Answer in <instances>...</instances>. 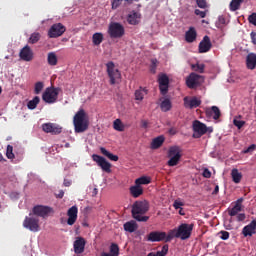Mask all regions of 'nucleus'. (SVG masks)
<instances>
[{
  "label": "nucleus",
  "instance_id": "nucleus-43",
  "mask_svg": "<svg viewBox=\"0 0 256 256\" xmlns=\"http://www.w3.org/2000/svg\"><path fill=\"white\" fill-rule=\"evenodd\" d=\"M193 71H196L197 73H204L205 71V64H194L192 65Z\"/></svg>",
  "mask_w": 256,
  "mask_h": 256
},
{
  "label": "nucleus",
  "instance_id": "nucleus-32",
  "mask_svg": "<svg viewBox=\"0 0 256 256\" xmlns=\"http://www.w3.org/2000/svg\"><path fill=\"white\" fill-rule=\"evenodd\" d=\"M171 107H173V105L171 104V100H169V98L164 99L160 104V109L164 111V113L171 111Z\"/></svg>",
  "mask_w": 256,
  "mask_h": 256
},
{
  "label": "nucleus",
  "instance_id": "nucleus-13",
  "mask_svg": "<svg viewBox=\"0 0 256 256\" xmlns=\"http://www.w3.org/2000/svg\"><path fill=\"white\" fill-rule=\"evenodd\" d=\"M92 159L97 163L98 167L104 171V173H111V163L107 162L105 157L93 154Z\"/></svg>",
  "mask_w": 256,
  "mask_h": 256
},
{
  "label": "nucleus",
  "instance_id": "nucleus-29",
  "mask_svg": "<svg viewBox=\"0 0 256 256\" xmlns=\"http://www.w3.org/2000/svg\"><path fill=\"white\" fill-rule=\"evenodd\" d=\"M165 143V136H158L151 142V149H159Z\"/></svg>",
  "mask_w": 256,
  "mask_h": 256
},
{
  "label": "nucleus",
  "instance_id": "nucleus-40",
  "mask_svg": "<svg viewBox=\"0 0 256 256\" xmlns=\"http://www.w3.org/2000/svg\"><path fill=\"white\" fill-rule=\"evenodd\" d=\"M109 253L113 256H119V245H117L116 243H112L110 245V252Z\"/></svg>",
  "mask_w": 256,
  "mask_h": 256
},
{
  "label": "nucleus",
  "instance_id": "nucleus-26",
  "mask_svg": "<svg viewBox=\"0 0 256 256\" xmlns=\"http://www.w3.org/2000/svg\"><path fill=\"white\" fill-rule=\"evenodd\" d=\"M185 39L187 43H193L197 39V31L194 27H190L185 34Z\"/></svg>",
  "mask_w": 256,
  "mask_h": 256
},
{
  "label": "nucleus",
  "instance_id": "nucleus-30",
  "mask_svg": "<svg viewBox=\"0 0 256 256\" xmlns=\"http://www.w3.org/2000/svg\"><path fill=\"white\" fill-rule=\"evenodd\" d=\"M100 152L110 161H119V156L109 152L107 149H105V147H100Z\"/></svg>",
  "mask_w": 256,
  "mask_h": 256
},
{
  "label": "nucleus",
  "instance_id": "nucleus-63",
  "mask_svg": "<svg viewBox=\"0 0 256 256\" xmlns=\"http://www.w3.org/2000/svg\"><path fill=\"white\" fill-rule=\"evenodd\" d=\"M179 214H180V215H185V213L183 212V208H180Z\"/></svg>",
  "mask_w": 256,
  "mask_h": 256
},
{
  "label": "nucleus",
  "instance_id": "nucleus-19",
  "mask_svg": "<svg viewBox=\"0 0 256 256\" xmlns=\"http://www.w3.org/2000/svg\"><path fill=\"white\" fill-rule=\"evenodd\" d=\"M85 245H87L85 238L77 237L76 240L74 241V253L76 255H81V253H84Z\"/></svg>",
  "mask_w": 256,
  "mask_h": 256
},
{
  "label": "nucleus",
  "instance_id": "nucleus-34",
  "mask_svg": "<svg viewBox=\"0 0 256 256\" xmlns=\"http://www.w3.org/2000/svg\"><path fill=\"white\" fill-rule=\"evenodd\" d=\"M135 183L141 187L142 185H149V183H151V178L147 177V176H142L140 178H137L135 180Z\"/></svg>",
  "mask_w": 256,
  "mask_h": 256
},
{
  "label": "nucleus",
  "instance_id": "nucleus-12",
  "mask_svg": "<svg viewBox=\"0 0 256 256\" xmlns=\"http://www.w3.org/2000/svg\"><path fill=\"white\" fill-rule=\"evenodd\" d=\"M42 130L44 133H50L51 135H61L63 133V127L51 122L42 124Z\"/></svg>",
  "mask_w": 256,
  "mask_h": 256
},
{
  "label": "nucleus",
  "instance_id": "nucleus-42",
  "mask_svg": "<svg viewBox=\"0 0 256 256\" xmlns=\"http://www.w3.org/2000/svg\"><path fill=\"white\" fill-rule=\"evenodd\" d=\"M43 87H45V84H43V82H36L34 86L35 95H39V93L43 91Z\"/></svg>",
  "mask_w": 256,
  "mask_h": 256
},
{
  "label": "nucleus",
  "instance_id": "nucleus-37",
  "mask_svg": "<svg viewBox=\"0 0 256 256\" xmlns=\"http://www.w3.org/2000/svg\"><path fill=\"white\" fill-rule=\"evenodd\" d=\"M231 176L235 183H241V179L243 178V175L239 173V170L233 169L231 172Z\"/></svg>",
  "mask_w": 256,
  "mask_h": 256
},
{
  "label": "nucleus",
  "instance_id": "nucleus-2",
  "mask_svg": "<svg viewBox=\"0 0 256 256\" xmlns=\"http://www.w3.org/2000/svg\"><path fill=\"white\" fill-rule=\"evenodd\" d=\"M194 224L182 223L177 228L169 230L168 241H173V239H181V241H187L191 239L193 233Z\"/></svg>",
  "mask_w": 256,
  "mask_h": 256
},
{
  "label": "nucleus",
  "instance_id": "nucleus-16",
  "mask_svg": "<svg viewBox=\"0 0 256 256\" xmlns=\"http://www.w3.org/2000/svg\"><path fill=\"white\" fill-rule=\"evenodd\" d=\"M79 214V208L77 206H72L67 211V225H75L77 223V215Z\"/></svg>",
  "mask_w": 256,
  "mask_h": 256
},
{
  "label": "nucleus",
  "instance_id": "nucleus-7",
  "mask_svg": "<svg viewBox=\"0 0 256 256\" xmlns=\"http://www.w3.org/2000/svg\"><path fill=\"white\" fill-rule=\"evenodd\" d=\"M169 239V233L163 231H152L146 236V241L150 243H161L164 241L165 243H170L171 240Z\"/></svg>",
  "mask_w": 256,
  "mask_h": 256
},
{
  "label": "nucleus",
  "instance_id": "nucleus-45",
  "mask_svg": "<svg viewBox=\"0 0 256 256\" xmlns=\"http://www.w3.org/2000/svg\"><path fill=\"white\" fill-rule=\"evenodd\" d=\"M6 156L8 159H15V154H13V146L11 145L7 146Z\"/></svg>",
  "mask_w": 256,
  "mask_h": 256
},
{
  "label": "nucleus",
  "instance_id": "nucleus-44",
  "mask_svg": "<svg viewBox=\"0 0 256 256\" xmlns=\"http://www.w3.org/2000/svg\"><path fill=\"white\" fill-rule=\"evenodd\" d=\"M169 253V244H165L161 251L156 252L157 256H166Z\"/></svg>",
  "mask_w": 256,
  "mask_h": 256
},
{
  "label": "nucleus",
  "instance_id": "nucleus-35",
  "mask_svg": "<svg viewBox=\"0 0 256 256\" xmlns=\"http://www.w3.org/2000/svg\"><path fill=\"white\" fill-rule=\"evenodd\" d=\"M41 101V98L39 96H35L32 100H30L27 104L28 109H37V105H39V102Z\"/></svg>",
  "mask_w": 256,
  "mask_h": 256
},
{
  "label": "nucleus",
  "instance_id": "nucleus-49",
  "mask_svg": "<svg viewBox=\"0 0 256 256\" xmlns=\"http://www.w3.org/2000/svg\"><path fill=\"white\" fill-rule=\"evenodd\" d=\"M219 235H221L220 236V239H222V241H227V239H229V232L228 231H220L219 232Z\"/></svg>",
  "mask_w": 256,
  "mask_h": 256
},
{
  "label": "nucleus",
  "instance_id": "nucleus-28",
  "mask_svg": "<svg viewBox=\"0 0 256 256\" xmlns=\"http://www.w3.org/2000/svg\"><path fill=\"white\" fill-rule=\"evenodd\" d=\"M139 19H141V14L137 12H133L128 15L127 21L129 25H138Z\"/></svg>",
  "mask_w": 256,
  "mask_h": 256
},
{
  "label": "nucleus",
  "instance_id": "nucleus-5",
  "mask_svg": "<svg viewBox=\"0 0 256 256\" xmlns=\"http://www.w3.org/2000/svg\"><path fill=\"white\" fill-rule=\"evenodd\" d=\"M168 157V167H176V165H179V161H181V148L179 146L170 147L168 150Z\"/></svg>",
  "mask_w": 256,
  "mask_h": 256
},
{
  "label": "nucleus",
  "instance_id": "nucleus-39",
  "mask_svg": "<svg viewBox=\"0 0 256 256\" xmlns=\"http://www.w3.org/2000/svg\"><path fill=\"white\" fill-rule=\"evenodd\" d=\"M113 127L115 131H124L125 127L123 126V122H121V119H116L113 123Z\"/></svg>",
  "mask_w": 256,
  "mask_h": 256
},
{
  "label": "nucleus",
  "instance_id": "nucleus-11",
  "mask_svg": "<svg viewBox=\"0 0 256 256\" xmlns=\"http://www.w3.org/2000/svg\"><path fill=\"white\" fill-rule=\"evenodd\" d=\"M23 227H25V229H29V231H32L33 233H37V231L40 229L39 218L34 216H26L23 222Z\"/></svg>",
  "mask_w": 256,
  "mask_h": 256
},
{
  "label": "nucleus",
  "instance_id": "nucleus-38",
  "mask_svg": "<svg viewBox=\"0 0 256 256\" xmlns=\"http://www.w3.org/2000/svg\"><path fill=\"white\" fill-rule=\"evenodd\" d=\"M92 41L94 45H101V43H103V34L102 33L93 34Z\"/></svg>",
  "mask_w": 256,
  "mask_h": 256
},
{
  "label": "nucleus",
  "instance_id": "nucleus-62",
  "mask_svg": "<svg viewBox=\"0 0 256 256\" xmlns=\"http://www.w3.org/2000/svg\"><path fill=\"white\" fill-rule=\"evenodd\" d=\"M100 256H113L110 252H102Z\"/></svg>",
  "mask_w": 256,
  "mask_h": 256
},
{
  "label": "nucleus",
  "instance_id": "nucleus-18",
  "mask_svg": "<svg viewBox=\"0 0 256 256\" xmlns=\"http://www.w3.org/2000/svg\"><path fill=\"white\" fill-rule=\"evenodd\" d=\"M211 47H213V44H211V38H209V36L206 35L199 43V53H209V51H211Z\"/></svg>",
  "mask_w": 256,
  "mask_h": 256
},
{
  "label": "nucleus",
  "instance_id": "nucleus-15",
  "mask_svg": "<svg viewBox=\"0 0 256 256\" xmlns=\"http://www.w3.org/2000/svg\"><path fill=\"white\" fill-rule=\"evenodd\" d=\"M32 212L33 215L43 217L45 219V217H48L49 213H51V207L42 205L34 206Z\"/></svg>",
  "mask_w": 256,
  "mask_h": 256
},
{
  "label": "nucleus",
  "instance_id": "nucleus-21",
  "mask_svg": "<svg viewBox=\"0 0 256 256\" xmlns=\"http://www.w3.org/2000/svg\"><path fill=\"white\" fill-rule=\"evenodd\" d=\"M201 75L191 73L189 77L186 79V85L189 89H195L199 85V79H201Z\"/></svg>",
  "mask_w": 256,
  "mask_h": 256
},
{
  "label": "nucleus",
  "instance_id": "nucleus-25",
  "mask_svg": "<svg viewBox=\"0 0 256 256\" xmlns=\"http://www.w3.org/2000/svg\"><path fill=\"white\" fill-rule=\"evenodd\" d=\"M129 191L130 195H132L134 199L141 197V195H143L144 193L143 186H139L136 183L134 184V186L130 187Z\"/></svg>",
  "mask_w": 256,
  "mask_h": 256
},
{
  "label": "nucleus",
  "instance_id": "nucleus-33",
  "mask_svg": "<svg viewBox=\"0 0 256 256\" xmlns=\"http://www.w3.org/2000/svg\"><path fill=\"white\" fill-rule=\"evenodd\" d=\"M48 65H51L52 67H55L57 65V54L55 52H49L47 57Z\"/></svg>",
  "mask_w": 256,
  "mask_h": 256
},
{
  "label": "nucleus",
  "instance_id": "nucleus-55",
  "mask_svg": "<svg viewBox=\"0 0 256 256\" xmlns=\"http://www.w3.org/2000/svg\"><path fill=\"white\" fill-rule=\"evenodd\" d=\"M173 207L175 209H181V207H183V202L175 201Z\"/></svg>",
  "mask_w": 256,
  "mask_h": 256
},
{
  "label": "nucleus",
  "instance_id": "nucleus-1",
  "mask_svg": "<svg viewBox=\"0 0 256 256\" xmlns=\"http://www.w3.org/2000/svg\"><path fill=\"white\" fill-rule=\"evenodd\" d=\"M149 201L147 200H137L132 205V217L135 221L139 223H147L149 221V216H145L150 209Z\"/></svg>",
  "mask_w": 256,
  "mask_h": 256
},
{
  "label": "nucleus",
  "instance_id": "nucleus-14",
  "mask_svg": "<svg viewBox=\"0 0 256 256\" xmlns=\"http://www.w3.org/2000/svg\"><path fill=\"white\" fill-rule=\"evenodd\" d=\"M158 83L161 95H167L169 93V76L167 74H160Z\"/></svg>",
  "mask_w": 256,
  "mask_h": 256
},
{
  "label": "nucleus",
  "instance_id": "nucleus-60",
  "mask_svg": "<svg viewBox=\"0 0 256 256\" xmlns=\"http://www.w3.org/2000/svg\"><path fill=\"white\" fill-rule=\"evenodd\" d=\"M64 195H65V192L63 190H60L59 193L57 194V197L58 199H63Z\"/></svg>",
  "mask_w": 256,
  "mask_h": 256
},
{
  "label": "nucleus",
  "instance_id": "nucleus-3",
  "mask_svg": "<svg viewBox=\"0 0 256 256\" xmlns=\"http://www.w3.org/2000/svg\"><path fill=\"white\" fill-rule=\"evenodd\" d=\"M75 133H85L89 129V121L85 119V110L78 111L74 116Z\"/></svg>",
  "mask_w": 256,
  "mask_h": 256
},
{
  "label": "nucleus",
  "instance_id": "nucleus-56",
  "mask_svg": "<svg viewBox=\"0 0 256 256\" xmlns=\"http://www.w3.org/2000/svg\"><path fill=\"white\" fill-rule=\"evenodd\" d=\"M141 127L143 129H147L149 127V122L147 120H142L141 121Z\"/></svg>",
  "mask_w": 256,
  "mask_h": 256
},
{
  "label": "nucleus",
  "instance_id": "nucleus-61",
  "mask_svg": "<svg viewBox=\"0 0 256 256\" xmlns=\"http://www.w3.org/2000/svg\"><path fill=\"white\" fill-rule=\"evenodd\" d=\"M219 193V185H216L214 188V191L212 192V195H217Z\"/></svg>",
  "mask_w": 256,
  "mask_h": 256
},
{
  "label": "nucleus",
  "instance_id": "nucleus-57",
  "mask_svg": "<svg viewBox=\"0 0 256 256\" xmlns=\"http://www.w3.org/2000/svg\"><path fill=\"white\" fill-rule=\"evenodd\" d=\"M155 69H157V65L155 64V60L152 61V65H151V73H155Z\"/></svg>",
  "mask_w": 256,
  "mask_h": 256
},
{
  "label": "nucleus",
  "instance_id": "nucleus-41",
  "mask_svg": "<svg viewBox=\"0 0 256 256\" xmlns=\"http://www.w3.org/2000/svg\"><path fill=\"white\" fill-rule=\"evenodd\" d=\"M39 39H41V34L33 33L29 38V43H31L32 45H35V43H38Z\"/></svg>",
  "mask_w": 256,
  "mask_h": 256
},
{
  "label": "nucleus",
  "instance_id": "nucleus-20",
  "mask_svg": "<svg viewBox=\"0 0 256 256\" xmlns=\"http://www.w3.org/2000/svg\"><path fill=\"white\" fill-rule=\"evenodd\" d=\"M19 57L22 61H33V50L29 45H26L20 50Z\"/></svg>",
  "mask_w": 256,
  "mask_h": 256
},
{
  "label": "nucleus",
  "instance_id": "nucleus-48",
  "mask_svg": "<svg viewBox=\"0 0 256 256\" xmlns=\"http://www.w3.org/2000/svg\"><path fill=\"white\" fill-rule=\"evenodd\" d=\"M233 124H234L235 127H237L238 129H241V128H243V125H245V121L234 119V120H233Z\"/></svg>",
  "mask_w": 256,
  "mask_h": 256
},
{
  "label": "nucleus",
  "instance_id": "nucleus-24",
  "mask_svg": "<svg viewBox=\"0 0 256 256\" xmlns=\"http://www.w3.org/2000/svg\"><path fill=\"white\" fill-rule=\"evenodd\" d=\"M246 67L247 69H250L253 71V69L256 68V54L255 53H249L246 56Z\"/></svg>",
  "mask_w": 256,
  "mask_h": 256
},
{
  "label": "nucleus",
  "instance_id": "nucleus-9",
  "mask_svg": "<svg viewBox=\"0 0 256 256\" xmlns=\"http://www.w3.org/2000/svg\"><path fill=\"white\" fill-rule=\"evenodd\" d=\"M108 77L110 79V85H115L119 79H121V72L115 68V63L110 61L106 64Z\"/></svg>",
  "mask_w": 256,
  "mask_h": 256
},
{
  "label": "nucleus",
  "instance_id": "nucleus-4",
  "mask_svg": "<svg viewBox=\"0 0 256 256\" xmlns=\"http://www.w3.org/2000/svg\"><path fill=\"white\" fill-rule=\"evenodd\" d=\"M192 127L194 131L192 137L194 139H201L206 133H213V127H207V125L199 120H195Z\"/></svg>",
  "mask_w": 256,
  "mask_h": 256
},
{
  "label": "nucleus",
  "instance_id": "nucleus-64",
  "mask_svg": "<svg viewBox=\"0 0 256 256\" xmlns=\"http://www.w3.org/2000/svg\"><path fill=\"white\" fill-rule=\"evenodd\" d=\"M0 161H5V159L3 158V154L0 153Z\"/></svg>",
  "mask_w": 256,
  "mask_h": 256
},
{
  "label": "nucleus",
  "instance_id": "nucleus-58",
  "mask_svg": "<svg viewBox=\"0 0 256 256\" xmlns=\"http://www.w3.org/2000/svg\"><path fill=\"white\" fill-rule=\"evenodd\" d=\"M218 21H219L220 25H225V23H226V20H225V18L223 16H220L218 18Z\"/></svg>",
  "mask_w": 256,
  "mask_h": 256
},
{
  "label": "nucleus",
  "instance_id": "nucleus-27",
  "mask_svg": "<svg viewBox=\"0 0 256 256\" xmlns=\"http://www.w3.org/2000/svg\"><path fill=\"white\" fill-rule=\"evenodd\" d=\"M137 222L135 220L128 221L124 224V231H127L128 233H135L138 229Z\"/></svg>",
  "mask_w": 256,
  "mask_h": 256
},
{
  "label": "nucleus",
  "instance_id": "nucleus-53",
  "mask_svg": "<svg viewBox=\"0 0 256 256\" xmlns=\"http://www.w3.org/2000/svg\"><path fill=\"white\" fill-rule=\"evenodd\" d=\"M73 184V180L70 178H64L63 185L64 187H71Z\"/></svg>",
  "mask_w": 256,
  "mask_h": 256
},
{
  "label": "nucleus",
  "instance_id": "nucleus-36",
  "mask_svg": "<svg viewBox=\"0 0 256 256\" xmlns=\"http://www.w3.org/2000/svg\"><path fill=\"white\" fill-rule=\"evenodd\" d=\"M239 212H241V203H236L233 208L228 211V215H230V217H235Z\"/></svg>",
  "mask_w": 256,
  "mask_h": 256
},
{
  "label": "nucleus",
  "instance_id": "nucleus-59",
  "mask_svg": "<svg viewBox=\"0 0 256 256\" xmlns=\"http://www.w3.org/2000/svg\"><path fill=\"white\" fill-rule=\"evenodd\" d=\"M168 132L170 135H177V130L175 128H170Z\"/></svg>",
  "mask_w": 256,
  "mask_h": 256
},
{
  "label": "nucleus",
  "instance_id": "nucleus-22",
  "mask_svg": "<svg viewBox=\"0 0 256 256\" xmlns=\"http://www.w3.org/2000/svg\"><path fill=\"white\" fill-rule=\"evenodd\" d=\"M255 233H256V220H252L251 223H249L242 229V235H244L245 237H253Z\"/></svg>",
  "mask_w": 256,
  "mask_h": 256
},
{
  "label": "nucleus",
  "instance_id": "nucleus-23",
  "mask_svg": "<svg viewBox=\"0 0 256 256\" xmlns=\"http://www.w3.org/2000/svg\"><path fill=\"white\" fill-rule=\"evenodd\" d=\"M206 115L217 121V119L221 117V110L217 106H212L211 108L206 109Z\"/></svg>",
  "mask_w": 256,
  "mask_h": 256
},
{
  "label": "nucleus",
  "instance_id": "nucleus-8",
  "mask_svg": "<svg viewBox=\"0 0 256 256\" xmlns=\"http://www.w3.org/2000/svg\"><path fill=\"white\" fill-rule=\"evenodd\" d=\"M59 97V88L48 87L42 94V99L45 103L53 104L57 102Z\"/></svg>",
  "mask_w": 256,
  "mask_h": 256
},
{
  "label": "nucleus",
  "instance_id": "nucleus-52",
  "mask_svg": "<svg viewBox=\"0 0 256 256\" xmlns=\"http://www.w3.org/2000/svg\"><path fill=\"white\" fill-rule=\"evenodd\" d=\"M255 149H256V145L251 144L247 149L243 150V153L244 154L251 153L252 151H255Z\"/></svg>",
  "mask_w": 256,
  "mask_h": 256
},
{
  "label": "nucleus",
  "instance_id": "nucleus-17",
  "mask_svg": "<svg viewBox=\"0 0 256 256\" xmlns=\"http://www.w3.org/2000/svg\"><path fill=\"white\" fill-rule=\"evenodd\" d=\"M184 101V107H186V109H197V107L201 106V99L197 98V97H184L183 99Z\"/></svg>",
  "mask_w": 256,
  "mask_h": 256
},
{
  "label": "nucleus",
  "instance_id": "nucleus-46",
  "mask_svg": "<svg viewBox=\"0 0 256 256\" xmlns=\"http://www.w3.org/2000/svg\"><path fill=\"white\" fill-rule=\"evenodd\" d=\"M208 12H209L208 10H205V11H201V10H199V9H195V10H194L195 15H197V16L200 17L201 19H205V18L207 17V13H208Z\"/></svg>",
  "mask_w": 256,
  "mask_h": 256
},
{
  "label": "nucleus",
  "instance_id": "nucleus-10",
  "mask_svg": "<svg viewBox=\"0 0 256 256\" xmlns=\"http://www.w3.org/2000/svg\"><path fill=\"white\" fill-rule=\"evenodd\" d=\"M65 31H67V28L62 23L53 24L48 31V37L50 39H57V37H61Z\"/></svg>",
  "mask_w": 256,
  "mask_h": 256
},
{
  "label": "nucleus",
  "instance_id": "nucleus-6",
  "mask_svg": "<svg viewBox=\"0 0 256 256\" xmlns=\"http://www.w3.org/2000/svg\"><path fill=\"white\" fill-rule=\"evenodd\" d=\"M108 35L111 39H121L125 35V28L119 22H112L108 27Z\"/></svg>",
  "mask_w": 256,
  "mask_h": 256
},
{
  "label": "nucleus",
  "instance_id": "nucleus-50",
  "mask_svg": "<svg viewBox=\"0 0 256 256\" xmlns=\"http://www.w3.org/2000/svg\"><path fill=\"white\" fill-rule=\"evenodd\" d=\"M248 21H249V23H251V25H254L256 27V13H252L248 17Z\"/></svg>",
  "mask_w": 256,
  "mask_h": 256
},
{
  "label": "nucleus",
  "instance_id": "nucleus-51",
  "mask_svg": "<svg viewBox=\"0 0 256 256\" xmlns=\"http://www.w3.org/2000/svg\"><path fill=\"white\" fill-rule=\"evenodd\" d=\"M203 177L205 179H211V171L208 168H205L202 173Z\"/></svg>",
  "mask_w": 256,
  "mask_h": 256
},
{
  "label": "nucleus",
  "instance_id": "nucleus-31",
  "mask_svg": "<svg viewBox=\"0 0 256 256\" xmlns=\"http://www.w3.org/2000/svg\"><path fill=\"white\" fill-rule=\"evenodd\" d=\"M148 90L147 88L140 87L138 90L135 91V99L136 101H143L145 95H147Z\"/></svg>",
  "mask_w": 256,
  "mask_h": 256
},
{
  "label": "nucleus",
  "instance_id": "nucleus-47",
  "mask_svg": "<svg viewBox=\"0 0 256 256\" xmlns=\"http://www.w3.org/2000/svg\"><path fill=\"white\" fill-rule=\"evenodd\" d=\"M196 4L199 9H207V0H196Z\"/></svg>",
  "mask_w": 256,
  "mask_h": 256
},
{
  "label": "nucleus",
  "instance_id": "nucleus-54",
  "mask_svg": "<svg viewBox=\"0 0 256 256\" xmlns=\"http://www.w3.org/2000/svg\"><path fill=\"white\" fill-rule=\"evenodd\" d=\"M247 216H245V213H240L237 215V221H245Z\"/></svg>",
  "mask_w": 256,
  "mask_h": 256
}]
</instances>
